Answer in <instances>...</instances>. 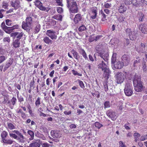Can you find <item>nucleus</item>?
I'll use <instances>...</instances> for the list:
<instances>
[{"label":"nucleus","instance_id":"20e7f679","mask_svg":"<svg viewBox=\"0 0 147 147\" xmlns=\"http://www.w3.org/2000/svg\"><path fill=\"white\" fill-rule=\"evenodd\" d=\"M13 133L9 132L10 136L12 138L16 139L21 142H24V137L22 134L18 130H14Z\"/></svg>","mask_w":147,"mask_h":147},{"label":"nucleus","instance_id":"f3484780","mask_svg":"<svg viewBox=\"0 0 147 147\" xmlns=\"http://www.w3.org/2000/svg\"><path fill=\"white\" fill-rule=\"evenodd\" d=\"M138 3L137 2L135 3H133V4L135 6L138 7L143 6L146 5V0H138Z\"/></svg>","mask_w":147,"mask_h":147},{"label":"nucleus","instance_id":"7c9ffc66","mask_svg":"<svg viewBox=\"0 0 147 147\" xmlns=\"http://www.w3.org/2000/svg\"><path fill=\"white\" fill-rule=\"evenodd\" d=\"M2 141L4 143L9 144H12L14 142L11 140L6 139L5 138L3 139Z\"/></svg>","mask_w":147,"mask_h":147},{"label":"nucleus","instance_id":"423d86ee","mask_svg":"<svg viewBox=\"0 0 147 147\" xmlns=\"http://www.w3.org/2000/svg\"><path fill=\"white\" fill-rule=\"evenodd\" d=\"M127 73L125 72L124 73L118 72L116 75V80L117 84H121L124 80L125 78L126 77Z\"/></svg>","mask_w":147,"mask_h":147},{"label":"nucleus","instance_id":"a211bd4d","mask_svg":"<svg viewBox=\"0 0 147 147\" xmlns=\"http://www.w3.org/2000/svg\"><path fill=\"white\" fill-rule=\"evenodd\" d=\"M145 45L144 44L141 43V46L139 48L137 49V51L140 53H142L144 54L145 55V56L146 58H147V52H144V50Z\"/></svg>","mask_w":147,"mask_h":147},{"label":"nucleus","instance_id":"f8f14e48","mask_svg":"<svg viewBox=\"0 0 147 147\" xmlns=\"http://www.w3.org/2000/svg\"><path fill=\"white\" fill-rule=\"evenodd\" d=\"M113 63L114 64L115 68L118 69H121L123 66V63L121 60H117Z\"/></svg>","mask_w":147,"mask_h":147},{"label":"nucleus","instance_id":"ea45409f","mask_svg":"<svg viewBox=\"0 0 147 147\" xmlns=\"http://www.w3.org/2000/svg\"><path fill=\"white\" fill-rule=\"evenodd\" d=\"M40 97H38L37 98V100L35 102V105L37 107H38L40 104Z\"/></svg>","mask_w":147,"mask_h":147},{"label":"nucleus","instance_id":"79ce46f5","mask_svg":"<svg viewBox=\"0 0 147 147\" xmlns=\"http://www.w3.org/2000/svg\"><path fill=\"white\" fill-rule=\"evenodd\" d=\"M77 81L78 82L80 87L82 88H84L85 86L83 82L79 80H78Z\"/></svg>","mask_w":147,"mask_h":147},{"label":"nucleus","instance_id":"c756f323","mask_svg":"<svg viewBox=\"0 0 147 147\" xmlns=\"http://www.w3.org/2000/svg\"><path fill=\"white\" fill-rule=\"evenodd\" d=\"M27 133L30 136V138L29 139L30 140H33L34 137V132L31 130H28V131Z\"/></svg>","mask_w":147,"mask_h":147},{"label":"nucleus","instance_id":"2f4dec72","mask_svg":"<svg viewBox=\"0 0 147 147\" xmlns=\"http://www.w3.org/2000/svg\"><path fill=\"white\" fill-rule=\"evenodd\" d=\"M140 136V134L138 133H135L134 134V136L135 138V140L136 142H137L139 140Z\"/></svg>","mask_w":147,"mask_h":147},{"label":"nucleus","instance_id":"e2e57ef3","mask_svg":"<svg viewBox=\"0 0 147 147\" xmlns=\"http://www.w3.org/2000/svg\"><path fill=\"white\" fill-rule=\"evenodd\" d=\"M12 64V62H9L8 63H7L6 64V66H5L4 67V69H7L8 68H9L11 65Z\"/></svg>","mask_w":147,"mask_h":147},{"label":"nucleus","instance_id":"37998d69","mask_svg":"<svg viewBox=\"0 0 147 147\" xmlns=\"http://www.w3.org/2000/svg\"><path fill=\"white\" fill-rule=\"evenodd\" d=\"M86 29V28L85 25H83L80 27L79 28L78 30L80 32H82Z\"/></svg>","mask_w":147,"mask_h":147},{"label":"nucleus","instance_id":"4d7b16f0","mask_svg":"<svg viewBox=\"0 0 147 147\" xmlns=\"http://www.w3.org/2000/svg\"><path fill=\"white\" fill-rule=\"evenodd\" d=\"M142 69L145 72H146L147 71L146 66L145 62L143 63Z\"/></svg>","mask_w":147,"mask_h":147},{"label":"nucleus","instance_id":"864d4df0","mask_svg":"<svg viewBox=\"0 0 147 147\" xmlns=\"http://www.w3.org/2000/svg\"><path fill=\"white\" fill-rule=\"evenodd\" d=\"M105 108H107L110 107V103L109 102L106 101L104 103Z\"/></svg>","mask_w":147,"mask_h":147},{"label":"nucleus","instance_id":"1a4fd4ad","mask_svg":"<svg viewBox=\"0 0 147 147\" xmlns=\"http://www.w3.org/2000/svg\"><path fill=\"white\" fill-rule=\"evenodd\" d=\"M126 32L128 34L131 40H133L136 38V33L134 31H132L130 29L127 28L126 30Z\"/></svg>","mask_w":147,"mask_h":147},{"label":"nucleus","instance_id":"a18cd8bd","mask_svg":"<svg viewBox=\"0 0 147 147\" xmlns=\"http://www.w3.org/2000/svg\"><path fill=\"white\" fill-rule=\"evenodd\" d=\"M125 18L123 16H120L118 19V20L119 22H123L124 21Z\"/></svg>","mask_w":147,"mask_h":147},{"label":"nucleus","instance_id":"dca6fc26","mask_svg":"<svg viewBox=\"0 0 147 147\" xmlns=\"http://www.w3.org/2000/svg\"><path fill=\"white\" fill-rule=\"evenodd\" d=\"M51 135L54 138H59L61 136V134L57 130H52L51 131Z\"/></svg>","mask_w":147,"mask_h":147},{"label":"nucleus","instance_id":"69168bd1","mask_svg":"<svg viewBox=\"0 0 147 147\" xmlns=\"http://www.w3.org/2000/svg\"><path fill=\"white\" fill-rule=\"evenodd\" d=\"M104 7L107 8H109L111 7V4H109V3H105L104 5Z\"/></svg>","mask_w":147,"mask_h":147},{"label":"nucleus","instance_id":"b1692460","mask_svg":"<svg viewBox=\"0 0 147 147\" xmlns=\"http://www.w3.org/2000/svg\"><path fill=\"white\" fill-rule=\"evenodd\" d=\"M99 15L102 18V21H105L107 20L106 19V16L104 13V11L101 9L99 11Z\"/></svg>","mask_w":147,"mask_h":147},{"label":"nucleus","instance_id":"cd10ccee","mask_svg":"<svg viewBox=\"0 0 147 147\" xmlns=\"http://www.w3.org/2000/svg\"><path fill=\"white\" fill-rule=\"evenodd\" d=\"M97 13V11L96 9H93L92 12V15L91 18L92 19L96 18Z\"/></svg>","mask_w":147,"mask_h":147},{"label":"nucleus","instance_id":"c85d7f7f","mask_svg":"<svg viewBox=\"0 0 147 147\" xmlns=\"http://www.w3.org/2000/svg\"><path fill=\"white\" fill-rule=\"evenodd\" d=\"M43 40L47 44H52V40L47 36H45L43 38Z\"/></svg>","mask_w":147,"mask_h":147},{"label":"nucleus","instance_id":"72a5a7b5","mask_svg":"<svg viewBox=\"0 0 147 147\" xmlns=\"http://www.w3.org/2000/svg\"><path fill=\"white\" fill-rule=\"evenodd\" d=\"M140 21H142L144 18V14L142 13H139L137 15Z\"/></svg>","mask_w":147,"mask_h":147},{"label":"nucleus","instance_id":"6e6d98bb","mask_svg":"<svg viewBox=\"0 0 147 147\" xmlns=\"http://www.w3.org/2000/svg\"><path fill=\"white\" fill-rule=\"evenodd\" d=\"M119 147H127L125 144L122 141L119 142Z\"/></svg>","mask_w":147,"mask_h":147},{"label":"nucleus","instance_id":"603ef678","mask_svg":"<svg viewBox=\"0 0 147 147\" xmlns=\"http://www.w3.org/2000/svg\"><path fill=\"white\" fill-rule=\"evenodd\" d=\"M5 13V11L3 9L0 10V18H2Z\"/></svg>","mask_w":147,"mask_h":147},{"label":"nucleus","instance_id":"680f3d73","mask_svg":"<svg viewBox=\"0 0 147 147\" xmlns=\"http://www.w3.org/2000/svg\"><path fill=\"white\" fill-rule=\"evenodd\" d=\"M38 111L39 113V114L40 116H43L44 117H45L46 116V115L42 112H41V111H40L39 109H38Z\"/></svg>","mask_w":147,"mask_h":147},{"label":"nucleus","instance_id":"393cba45","mask_svg":"<svg viewBox=\"0 0 147 147\" xmlns=\"http://www.w3.org/2000/svg\"><path fill=\"white\" fill-rule=\"evenodd\" d=\"M20 40L18 39H16L13 41V45L15 48H17L20 47Z\"/></svg>","mask_w":147,"mask_h":147},{"label":"nucleus","instance_id":"e433bc0d","mask_svg":"<svg viewBox=\"0 0 147 147\" xmlns=\"http://www.w3.org/2000/svg\"><path fill=\"white\" fill-rule=\"evenodd\" d=\"M81 54L82 55L83 57L85 58L86 60H88V58L85 52V51L83 50L82 49L80 51Z\"/></svg>","mask_w":147,"mask_h":147},{"label":"nucleus","instance_id":"58836bf2","mask_svg":"<svg viewBox=\"0 0 147 147\" xmlns=\"http://www.w3.org/2000/svg\"><path fill=\"white\" fill-rule=\"evenodd\" d=\"M8 134L5 131H3L1 134V136L2 138V140L4 138H5L7 135Z\"/></svg>","mask_w":147,"mask_h":147},{"label":"nucleus","instance_id":"2eb2a0df","mask_svg":"<svg viewBox=\"0 0 147 147\" xmlns=\"http://www.w3.org/2000/svg\"><path fill=\"white\" fill-rule=\"evenodd\" d=\"M24 33L21 32H16L11 33V36L13 37H16L18 40H20L22 36Z\"/></svg>","mask_w":147,"mask_h":147},{"label":"nucleus","instance_id":"bf43d9fd","mask_svg":"<svg viewBox=\"0 0 147 147\" xmlns=\"http://www.w3.org/2000/svg\"><path fill=\"white\" fill-rule=\"evenodd\" d=\"M136 59L137 60L135 61L134 62V66H136L137 64L138 63L140 62L141 61V60L139 59V57H137Z\"/></svg>","mask_w":147,"mask_h":147},{"label":"nucleus","instance_id":"6e6552de","mask_svg":"<svg viewBox=\"0 0 147 147\" xmlns=\"http://www.w3.org/2000/svg\"><path fill=\"white\" fill-rule=\"evenodd\" d=\"M39 0H36L34 2L35 5L40 10L45 11L48 12L50 9L49 8H45L42 6V3L39 1Z\"/></svg>","mask_w":147,"mask_h":147},{"label":"nucleus","instance_id":"338daca9","mask_svg":"<svg viewBox=\"0 0 147 147\" xmlns=\"http://www.w3.org/2000/svg\"><path fill=\"white\" fill-rule=\"evenodd\" d=\"M8 5L7 3L4 2L3 3L2 7L4 9H6L7 8Z\"/></svg>","mask_w":147,"mask_h":147},{"label":"nucleus","instance_id":"f704fd0d","mask_svg":"<svg viewBox=\"0 0 147 147\" xmlns=\"http://www.w3.org/2000/svg\"><path fill=\"white\" fill-rule=\"evenodd\" d=\"M8 129L10 130H12L15 128V126L11 123H7Z\"/></svg>","mask_w":147,"mask_h":147},{"label":"nucleus","instance_id":"49530a36","mask_svg":"<svg viewBox=\"0 0 147 147\" xmlns=\"http://www.w3.org/2000/svg\"><path fill=\"white\" fill-rule=\"evenodd\" d=\"M57 11L58 13H61L63 12V10L62 7H57Z\"/></svg>","mask_w":147,"mask_h":147},{"label":"nucleus","instance_id":"3c124183","mask_svg":"<svg viewBox=\"0 0 147 147\" xmlns=\"http://www.w3.org/2000/svg\"><path fill=\"white\" fill-rule=\"evenodd\" d=\"M9 27H7L4 28L3 30L7 33L9 34L11 32L10 29H9Z\"/></svg>","mask_w":147,"mask_h":147},{"label":"nucleus","instance_id":"aec40b11","mask_svg":"<svg viewBox=\"0 0 147 147\" xmlns=\"http://www.w3.org/2000/svg\"><path fill=\"white\" fill-rule=\"evenodd\" d=\"M82 18V17L80 14H76L74 19V22L77 24L80 21Z\"/></svg>","mask_w":147,"mask_h":147},{"label":"nucleus","instance_id":"412c9836","mask_svg":"<svg viewBox=\"0 0 147 147\" xmlns=\"http://www.w3.org/2000/svg\"><path fill=\"white\" fill-rule=\"evenodd\" d=\"M119 42V40L117 38H113L111 40L110 43L115 46L114 47H115L118 46Z\"/></svg>","mask_w":147,"mask_h":147},{"label":"nucleus","instance_id":"c03bdc74","mask_svg":"<svg viewBox=\"0 0 147 147\" xmlns=\"http://www.w3.org/2000/svg\"><path fill=\"white\" fill-rule=\"evenodd\" d=\"M94 125L96 127L98 128V129L100 128L102 126V125L98 122H95L94 123Z\"/></svg>","mask_w":147,"mask_h":147},{"label":"nucleus","instance_id":"c9c22d12","mask_svg":"<svg viewBox=\"0 0 147 147\" xmlns=\"http://www.w3.org/2000/svg\"><path fill=\"white\" fill-rule=\"evenodd\" d=\"M71 53L73 54L74 57L76 59H78V55L77 52L74 50H72L71 51Z\"/></svg>","mask_w":147,"mask_h":147},{"label":"nucleus","instance_id":"4c0bfd02","mask_svg":"<svg viewBox=\"0 0 147 147\" xmlns=\"http://www.w3.org/2000/svg\"><path fill=\"white\" fill-rule=\"evenodd\" d=\"M116 53H113L112 58H111V62L112 63H115V61L117 60H116Z\"/></svg>","mask_w":147,"mask_h":147},{"label":"nucleus","instance_id":"5701e85b","mask_svg":"<svg viewBox=\"0 0 147 147\" xmlns=\"http://www.w3.org/2000/svg\"><path fill=\"white\" fill-rule=\"evenodd\" d=\"M35 24L36 25V26L35 27V32L36 33H37L40 30V26L38 24V21H36L35 22Z\"/></svg>","mask_w":147,"mask_h":147},{"label":"nucleus","instance_id":"de8ad7c7","mask_svg":"<svg viewBox=\"0 0 147 147\" xmlns=\"http://www.w3.org/2000/svg\"><path fill=\"white\" fill-rule=\"evenodd\" d=\"M71 71L72 74L74 75H78L79 76H82V74L78 73L77 71L74 69L72 70Z\"/></svg>","mask_w":147,"mask_h":147},{"label":"nucleus","instance_id":"4468645a","mask_svg":"<svg viewBox=\"0 0 147 147\" xmlns=\"http://www.w3.org/2000/svg\"><path fill=\"white\" fill-rule=\"evenodd\" d=\"M99 56L105 61L108 59V54L107 51H102L99 53Z\"/></svg>","mask_w":147,"mask_h":147},{"label":"nucleus","instance_id":"09e8293b","mask_svg":"<svg viewBox=\"0 0 147 147\" xmlns=\"http://www.w3.org/2000/svg\"><path fill=\"white\" fill-rule=\"evenodd\" d=\"M147 139V134L142 136L140 138V140L142 141H144Z\"/></svg>","mask_w":147,"mask_h":147},{"label":"nucleus","instance_id":"a878e982","mask_svg":"<svg viewBox=\"0 0 147 147\" xmlns=\"http://www.w3.org/2000/svg\"><path fill=\"white\" fill-rule=\"evenodd\" d=\"M40 142L39 140H37L36 142L32 143L30 144L31 147H39L40 146Z\"/></svg>","mask_w":147,"mask_h":147},{"label":"nucleus","instance_id":"9b49d317","mask_svg":"<svg viewBox=\"0 0 147 147\" xmlns=\"http://www.w3.org/2000/svg\"><path fill=\"white\" fill-rule=\"evenodd\" d=\"M107 116L111 118L113 120H115L117 118L115 112L111 110H109L107 111Z\"/></svg>","mask_w":147,"mask_h":147},{"label":"nucleus","instance_id":"bb28decb","mask_svg":"<svg viewBox=\"0 0 147 147\" xmlns=\"http://www.w3.org/2000/svg\"><path fill=\"white\" fill-rule=\"evenodd\" d=\"M127 9V8L124 5H121L119 8V11L120 13H123L125 12Z\"/></svg>","mask_w":147,"mask_h":147},{"label":"nucleus","instance_id":"39448f33","mask_svg":"<svg viewBox=\"0 0 147 147\" xmlns=\"http://www.w3.org/2000/svg\"><path fill=\"white\" fill-rule=\"evenodd\" d=\"M32 25V19L30 17H28L26 19V22L23 21L22 23V28L24 29H27Z\"/></svg>","mask_w":147,"mask_h":147},{"label":"nucleus","instance_id":"774afa93","mask_svg":"<svg viewBox=\"0 0 147 147\" xmlns=\"http://www.w3.org/2000/svg\"><path fill=\"white\" fill-rule=\"evenodd\" d=\"M17 97L19 102H21L24 101V99L21 96L19 97L18 96V94H17Z\"/></svg>","mask_w":147,"mask_h":147},{"label":"nucleus","instance_id":"8fccbe9b","mask_svg":"<svg viewBox=\"0 0 147 147\" xmlns=\"http://www.w3.org/2000/svg\"><path fill=\"white\" fill-rule=\"evenodd\" d=\"M5 22L6 24L8 26H10L11 25L12 22L11 21L7 19L5 20Z\"/></svg>","mask_w":147,"mask_h":147},{"label":"nucleus","instance_id":"a19ab883","mask_svg":"<svg viewBox=\"0 0 147 147\" xmlns=\"http://www.w3.org/2000/svg\"><path fill=\"white\" fill-rule=\"evenodd\" d=\"M7 57L5 56H0V64L3 62L7 59Z\"/></svg>","mask_w":147,"mask_h":147},{"label":"nucleus","instance_id":"ddd939ff","mask_svg":"<svg viewBox=\"0 0 147 147\" xmlns=\"http://www.w3.org/2000/svg\"><path fill=\"white\" fill-rule=\"evenodd\" d=\"M122 59L123 65H127L129 64L130 59L128 55H123L122 57Z\"/></svg>","mask_w":147,"mask_h":147},{"label":"nucleus","instance_id":"6ab92c4d","mask_svg":"<svg viewBox=\"0 0 147 147\" xmlns=\"http://www.w3.org/2000/svg\"><path fill=\"white\" fill-rule=\"evenodd\" d=\"M139 28L142 33L144 34L147 33V28L146 24H141Z\"/></svg>","mask_w":147,"mask_h":147},{"label":"nucleus","instance_id":"0eeeda50","mask_svg":"<svg viewBox=\"0 0 147 147\" xmlns=\"http://www.w3.org/2000/svg\"><path fill=\"white\" fill-rule=\"evenodd\" d=\"M124 92L127 96H130L133 93L132 87L129 83L127 84L125 86Z\"/></svg>","mask_w":147,"mask_h":147},{"label":"nucleus","instance_id":"0e129e2a","mask_svg":"<svg viewBox=\"0 0 147 147\" xmlns=\"http://www.w3.org/2000/svg\"><path fill=\"white\" fill-rule=\"evenodd\" d=\"M3 40L4 42H9L10 41V39L9 37H5L3 39Z\"/></svg>","mask_w":147,"mask_h":147},{"label":"nucleus","instance_id":"4be33fe9","mask_svg":"<svg viewBox=\"0 0 147 147\" xmlns=\"http://www.w3.org/2000/svg\"><path fill=\"white\" fill-rule=\"evenodd\" d=\"M11 5L15 9H17L20 7V2L18 0L15 1L14 3L13 1H12Z\"/></svg>","mask_w":147,"mask_h":147},{"label":"nucleus","instance_id":"5fc2aeb1","mask_svg":"<svg viewBox=\"0 0 147 147\" xmlns=\"http://www.w3.org/2000/svg\"><path fill=\"white\" fill-rule=\"evenodd\" d=\"M62 0H55L58 5L63 6V4L62 3Z\"/></svg>","mask_w":147,"mask_h":147},{"label":"nucleus","instance_id":"473e14b6","mask_svg":"<svg viewBox=\"0 0 147 147\" xmlns=\"http://www.w3.org/2000/svg\"><path fill=\"white\" fill-rule=\"evenodd\" d=\"M52 18L54 19L60 21L62 20V16L60 14L55 15L53 16Z\"/></svg>","mask_w":147,"mask_h":147},{"label":"nucleus","instance_id":"13d9d810","mask_svg":"<svg viewBox=\"0 0 147 147\" xmlns=\"http://www.w3.org/2000/svg\"><path fill=\"white\" fill-rule=\"evenodd\" d=\"M17 101V99L16 98L14 97H13L11 100V102L12 105H14L16 102Z\"/></svg>","mask_w":147,"mask_h":147},{"label":"nucleus","instance_id":"9d476101","mask_svg":"<svg viewBox=\"0 0 147 147\" xmlns=\"http://www.w3.org/2000/svg\"><path fill=\"white\" fill-rule=\"evenodd\" d=\"M46 35L50 37L52 40H55L57 38L55 32L53 30H47L46 33Z\"/></svg>","mask_w":147,"mask_h":147},{"label":"nucleus","instance_id":"052dcab7","mask_svg":"<svg viewBox=\"0 0 147 147\" xmlns=\"http://www.w3.org/2000/svg\"><path fill=\"white\" fill-rule=\"evenodd\" d=\"M132 0H125V3L126 5H129L132 3Z\"/></svg>","mask_w":147,"mask_h":147},{"label":"nucleus","instance_id":"f257e3e1","mask_svg":"<svg viewBox=\"0 0 147 147\" xmlns=\"http://www.w3.org/2000/svg\"><path fill=\"white\" fill-rule=\"evenodd\" d=\"M97 64L98 68L101 69L102 71H103V77L106 79H108L109 76L111 72L108 65L106 64L103 61L100 60H99Z\"/></svg>","mask_w":147,"mask_h":147},{"label":"nucleus","instance_id":"f03ea898","mask_svg":"<svg viewBox=\"0 0 147 147\" xmlns=\"http://www.w3.org/2000/svg\"><path fill=\"white\" fill-rule=\"evenodd\" d=\"M133 84L135 90L137 92H141L143 89L142 82L140 76L136 74L133 78Z\"/></svg>","mask_w":147,"mask_h":147},{"label":"nucleus","instance_id":"7ed1b4c3","mask_svg":"<svg viewBox=\"0 0 147 147\" xmlns=\"http://www.w3.org/2000/svg\"><path fill=\"white\" fill-rule=\"evenodd\" d=\"M67 6L71 13L78 12V6L76 1L74 0H66Z\"/></svg>","mask_w":147,"mask_h":147}]
</instances>
